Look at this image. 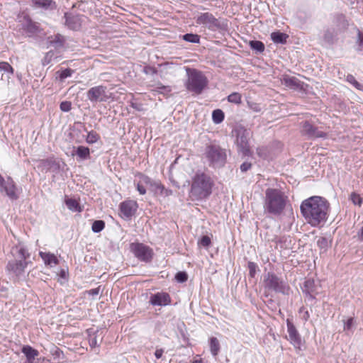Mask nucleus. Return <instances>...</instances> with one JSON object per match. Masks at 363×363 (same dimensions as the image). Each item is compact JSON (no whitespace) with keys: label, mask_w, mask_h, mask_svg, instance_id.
<instances>
[{"label":"nucleus","mask_w":363,"mask_h":363,"mask_svg":"<svg viewBox=\"0 0 363 363\" xmlns=\"http://www.w3.org/2000/svg\"><path fill=\"white\" fill-rule=\"evenodd\" d=\"M300 208L307 222L317 226L326 220L329 203L320 196H311L301 203Z\"/></svg>","instance_id":"obj_1"},{"label":"nucleus","mask_w":363,"mask_h":363,"mask_svg":"<svg viewBox=\"0 0 363 363\" xmlns=\"http://www.w3.org/2000/svg\"><path fill=\"white\" fill-rule=\"evenodd\" d=\"M287 201L288 197L282 191L268 188L265 191L264 211L274 216H279L284 211Z\"/></svg>","instance_id":"obj_2"},{"label":"nucleus","mask_w":363,"mask_h":363,"mask_svg":"<svg viewBox=\"0 0 363 363\" xmlns=\"http://www.w3.org/2000/svg\"><path fill=\"white\" fill-rule=\"evenodd\" d=\"M213 182L211 177L203 172H197L193 178L191 196L195 200L208 197L212 192Z\"/></svg>","instance_id":"obj_3"},{"label":"nucleus","mask_w":363,"mask_h":363,"mask_svg":"<svg viewBox=\"0 0 363 363\" xmlns=\"http://www.w3.org/2000/svg\"><path fill=\"white\" fill-rule=\"evenodd\" d=\"M11 253L13 259L9 261L6 269L16 276H20L28 266V262L26 259L30 257V253L23 245L13 247Z\"/></svg>","instance_id":"obj_4"},{"label":"nucleus","mask_w":363,"mask_h":363,"mask_svg":"<svg viewBox=\"0 0 363 363\" xmlns=\"http://www.w3.org/2000/svg\"><path fill=\"white\" fill-rule=\"evenodd\" d=\"M263 286L264 289V296H269V293L288 294L290 287L286 281L282 278L279 277L273 272H267L263 277Z\"/></svg>","instance_id":"obj_5"},{"label":"nucleus","mask_w":363,"mask_h":363,"mask_svg":"<svg viewBox=\"0 0 363 363\" xmlns=\"http://www.w3.org/2000/svg\"><path fill=\"white\" fill-rule=\"evenodd\" d=\"M204 155L208 165L213 168H220L226 162L227 155L225 150L221 148L218 145H207L205 149Z\"/></svg>","instance_id":"obj_6"},{"label":"nucleus","mask_w":363,"mask_h":363,"mask_svg":"<svg viewBox=\"0 0 363 363\" xmlns=\"http://www.w3.org/2000/svg\"><path fill=\"white\" fill-rule=\"evenodd\" d=\"M187 73L186 89L196 94H201L208 84L207 78L201 72L196 69H188Z\"/></svg>","instance_id":"obj_7"},{"label":"nucleus","mask_w":363,"mask_h":363,"mask_svg":"<svg viewBox=\"0 0 363 363\" xmlns=\"http://www.w3.org/2000/svg\"><path fill=\"white\" fill-rule=\"evenodd\" d=\"M234 132L239 151L244 155H248L250 151L249 145V140L251 135L250 131L242 126H238L235 129Z\"/></svg>","instance_id":"obj_8"},{"label":"nucleus","mask_w":363,"mask_h":363,"mask_svg":"<svg viewBox=\"0 0 363 363\" xmlns=\"http://www.w3.org/2000/svg\"><path fill=\"white\" fill-rule=\"evenodd\" d=\"M196 23L203 25L211 31L223 29L225 25L221 23L211 13H201L196 18Z\"/></svg>","instance_id":"obj_9"},{"label":"nucleus","mask_w":363,"mask_h":363,"mask_svg":"<svg viewBox=\"0 0 363 363\" xmlns=\"http://www.w3.org/2000/svg\"><path fill=\"white\" fill-rule=\"evenodd\" d=\"M19 29L23 30L28 37H32L40 33V24L34 22L28 16L26 15L19 21Z\"/></svg>","instance_id":"obj_10"},{"label":"nucleus","mask_w":363,"mask_h":363,"mask_svg":"<svg viewBox=\"0 0 363 363\" xmlns=\"http://www.w3.org/2000/svg\"><path fill=\"white\" fill-rule=\"evenodd\" d=\"M131 250L134 255L141 262H150L153 256L152 250L143 243H132Z\"/></svg>","instance_id":"obj_11"},{"label":"nucleus","mask_w":363,"mask_h":363,"mask_svg":"<svg viewBox=\"0 0 363 363\" xmlns=\"http://www.w3.org/2000/svg\"><path fill=\"white\" fill-rule=\"evenodd\" d=\"M0 192L4 194L11 200H16L18 198L16 194V186L11 177L6 179L0 174Z\"/></svg>","instance_id":"obj_12"},{"label":"nucleus","mask_w":363,"mask_h":363,"mask_svg":"<svg viewBox=\"0 0 363 363\" xmlns=\"http://www.w3.org/2000/svg\"><path fill=\"white\" fill-rule=\"evenodd\" d=\"M286 326L288 333L286 339L296 349L301 350L303 341L296 328L289 319L286 320Z\"/></svg>","instance_id":"obj_13"},{"label":"nucleus","mask_w":363,"mask_h":363,"mask_svg":"<svg viewBox=\"0 0 363 363\" xmlns=\"http://www.w3.org/2000/svg\"><path fill=\"white\" fill-rule=\"evenodd\" d=\"M106 87L104 86H96L91 88L86 93L87 99L91 102H102L106 101Z\"/></svg>","instance_id":"obj_14"},{"label":"nucleus","mask_w":363,"mask_h":363,"mask_svg":"<svg viewBox=\"0 0 363 363\" xmlns=\"http://www.w3.org/2000/svg\"><path fill=\"white\" fill-rule=\"evenodd\" d=\"M138 203L133 200H128L120 204L121 216L125 219L130 218L138 209Z\"/></svg>","instance_id":"obj_15"},{"label":"nucleus","mask_w":363,"mask_h":363,"mask_svg":"<svg viewBox=\"0 0 363 363\" xmlns=\"http://www.w3.org/2000/svg\"><path fill=\"white\" fill-rule=\"evenodd\" d=\"M301 131L308 138H325L326 136L325 133L319 130L308 121L303 122Z\"/></svg>","instance_id":"obj_16"},{"label":"nucleus","mask_w":363,"mask_h":363,"mask_svg":"<svg viewBox=\"0 0 363 363\" xmlns=\"http://www.w3.org/2000/svg\"><path fill=\"white\" fill-rule=\"evenodd\" d=\"M149 302L152 306H164L171 303V298L167 293L158 292L150 296Z\"/></svg>","instance_id":"obj_17"},{"label":"nucleus","mask_w":363,"mask_h":363,"mask_svg":"<svg viewBox=\"0 0 363 363\" xmlns=\"http://www.w3.org/2000/svg\"><path fill=\"white\" fill-rule=\"evenodd\" d=\"M303 292L308 297L309 299H314L315 296L319 293L318 285L315 284L313 279H307L304 281Z\"/></svg>","instance_id":"obj_18"},{"label":"nucleus","mask_w":363,"mask_h":363,"mask_svg":"<svg viewBox=\"0 0 363 363\" xmlns=\"http://www.w3.org/2000/svg\"><path fill=\"white\" fill-rule=\"evenodd\" d=\"M64 17L65 18V25L69 29L78 30L81 27L82 21L79 15L65 13Z\"/></svg>","instance_id":"obj_19"},{"label":"nucleus","mask_w":363,"mask_h":363,"mask_svg":"<svg viewBox=\"0 0 363 363\" xmlns=\"http://www.w3.org/2000/svg\"><path fill=\"white\" fill-rule=\"evenodd\" d=\"M48 42L50 47H53L55 49L59 50L65 48L66 38L64 35L57 33L50 36Z\"/></svg>","instance_id":"obj_20"},{"label":"nucleus","mask_w":363,"mask_h":363,"mask_svg":"<svg viewBox=\"0 0 363 363\" xmlns=\"http://www.w3.org/2000/svg\"><path fill=\"white\" fill-rule=\"evenodd\" d=\"M72 155H76L78 161L86 160L90 159V150L88 147L80 145L74 150Z\"/></svg>","instance_id":"obj_21"},{"label":"nucleus","mask_w":363,"mask_h":363,"mask_svg":"<svg viewBox=\"0 0 363 363\" xmlns=\"http://www.w3.org/2000/svg\"><path fill=\"white\" fill-rule=\"evenodd\" d=\"M39 255L43 260L45 265L53 267L58 264L59 263L58 259L52 253L40 252Z\"/></svg>","instance_id":"obj_22"},{"label":"nucleus","mask_w":363,"mask_h":363,"mask_svg":"<svg viewBox=\"0 0 363 363\" xmlns=\"http://www.w3.org/2000/svg\"><path fill=\"white\" fill-rule=\"evenodd\" d=\"M32 3L35 7L45 10H54L57 8L56 3L53 0H32Z\"/></svg>","instance_id":"obj_23"},{"label":"nucleus","mask_w":363,"mask_h":363,"mask_svg":"<svg viewBox=\"0 0 363 363\" xmlns=\"http://www.w3.org/2000/svg\"><path fill=\"white\" fill-rule=\"evenodd\" d=\"M22 352L26 357V361L24 363H33L35 357L38 355V352L29 345L23 346Z\"/></svg>","instance_id":"obj_24"},{"label":"nucleus","mask_w":363,"mask_h":363,"mask_svg":"<svg viewBox=\"0 0 363 363\" xmlns=\"http://www.w3.org/2000/svg\"><path fill=\"white\" fill-rule=\"evenodd\" d=\"M289 35L287 34L280 31L272 32L271 33L272 40L277 44H286Z\"/></svg>","instance_id":"obj_25"},{"label":"nucleus","mask_w":363,"mask_h":363,"mask_svg":"<svg viewBox=\"0 0 363 363\" xmlns=\"http://www.w3.org/2000/svg\"><path fill=\"white\" fill-rule=\"evenodd\" d=\"M65 202L68 209L73 212L79 213L82 211L79 203L74 199L66 198Z\"/></svg>","instance_id":"obj_26"},{"label":"nucleus","mask_w":363,"mask_h":363,"mask_svg":"<svg viewBox=\"0 0 363 363\" xmlns=\"http://www.w3.org/2000/svg\"><path fill=\"white\" fill-rule=\"evenodd\" d=\"M330 245L331 240L325 237H320L317 240V245L320 248V253L325 252Z\"/></svg>","instance_id":"obj_27"},{"label":"nucleus","mask_w":363,"mask_h":363,"mask_svg":"<svg viewBox=\"0 0 363 363\" xmlns=\"http://www.w3.org/2000/svg\"><path fill=\"white\" fill-rule=\"evenodd\" d=\"M209 346L211 353L213 357H216L220 351V345L216 337H212L209 340Z\"/></svg>","instance_id":"obj_28"},{"label":"nucleus","mask_w":363,"mask_h":363,"mask_svg":"<svg viewBox=\"0 0 363 363\" xmlns=\"http://www.w3.org/2000/svg\"><path fill=\"white\" fill-rule=\"evenodd\" d=\"M335 32L333 30L331 29H327L325 30L323 38L325 43H326L328 45H332L335 41Z\"/></svg>","instance_id":"obj_29"},{"label":"nucleus","mask_w":363,"mask_h":363,"mask_svg":"<svg viewBox=\"0 0 363 363\" xmlns=\"http://www.w3.org/2000/svg\"><path fill=\"white\" fill-rule=\"evenodd\" d=\"M284 85L289 88L297 89L300 87V81L294 77H286L284 79Z\"/></svg>","instance_id":"obj_30"},{"label":"nucleus","mask_w":363,"mask_h":363,"mask_svg":"<svg viewBox=\"0 0 363 363\" xmlns=\"http://www.w3.org/2000/svg\"><path fill=\"white\" fill-rule=\"evenodd\" d=\"M249 45L252 50L259 53H262L264 50V43L259 40H250Z\"/></svg>","instance_id":"obj_31"},{"label":"nucleus","mask_w":363,"mask_h":363,"mask_svg":"<svg viewBox=\"0 0 363 363\" xmlns=\"http://www.w3.org/2000/svg\"><path fill=\"white\" fill-rule=\"evenodd\" d=\"M213 121L216 123H220L224 120V113L220 109H216L212 113Z\"/></svg>","instance_id":"obj_32"},{"label":"nucleus","mask_w":363,"mask_h":363,"mask_svg":"<svg viewBox=\"0 0 363 363\" xmlns=\"http://www.w3.org/2000/svg\"><path fill=\"white\" fill-rule=\"evenodd\" d=\"M100 139V135L94 130H91L88 132L87 136L86 138V142L88 144H94L96 143Z\"/></svg>","instance_id":"obj_33"},{"label":"nucleus","mask_w":363,"mask_h":363,"mask_svg":"<svg viewBox=\"0 0 363 363\" xmlns=\"http://www.w3.org/2000/svg\"><path fill=\"white\" fill-rule=\"evenodd\" d=\"M182 39L192 43H199L200 36L194 33H186L182 35Z\"/></svg>","instance_id":"obj_34"},{"label":"nucleus","mask_w":363,"mask_h":363,"mask_svg":"<svg viewBox=\"0 0 363 363\" xmlns=\"http://www.w3.org/2000/svg\"><path fill=\"white\" fill-rule=\"evenodd\" d=\"M150 86L152 87V89H163V91H160V94H169L172 91V89L169 86H164L160 82H156L153 84H150Z\"/></svg>","instance_id":"obj_35"},{"label":"nucleus","mask_w":363,"mask_h":363,"mask_svg":"<svg viewBox=\"0 0 363 363\" xmlns=\"http://www.w3.org/2000/svg\"><path fill=\"white\" fill-rule=\"evenodd\" d=\"M104 228L105 222L102 220H97L92 223L91 230L94 233H100Z\"/></svg>","instance_id":"obj_36"},{"label":"nucleus","mask_w":363,"mask_h":363,"mask_svg":"<svg viewBox=\"0 0 363 363\" xmlns=\"http://www.w3.org/2000/svg\"><path fill=\"white\" fill-rule=\"evenodd\" d=\"M355 50L358 52L363 50V33L359 30L355 41Z\"/></svg>","instance_id":"obj_37"},{"label":"nucleus","mask_w":363,"mask_h":363,"mask_svg":"<svg viewBox=\"0 0 363 363\" xmlns=\"http://www.w3.org/2000/svg\"><path fill=\"white\" fill-rule=\"evenodd\" d=\"M228 101L230 103L239 104L241 103V95L238 92H234L228 96Z\"/></svg>","instance_id":"obj_38"},{"label":"nucleus","mask_w":363,"mask_h":363,"mask_svg":"<svg viewBox=\"0 0 363 363\" xmlns=\"http://www.w3.org/2000/svg\"><path fill=\"white\" fill-rule=\"evenodd\" d=\"M350 200L354 205H357L359 206H362V198L359 196V194L352 192L350 194Z\"/></svg>","instance_id":"obj_39"},{"label":"nucleus","mask_w":363,"mask_h":363,"mask_svg":"<svg viewBox=\"0 0 363 363\" xmlns=\"http://www.w3.org/2000/svg\"><path fill=\"white\" fill-rule=\"evenodd\" d=\"M139 177H140L139 182H140L143 185H144L145 186H152L153 180H152V179L150 178L148 176H146L143 174H140Z\"/></svg>","instance_id":"obj_40"},{"label":"nucleus","mask_w":363,"mask_h":363,"mask_svg":"<svg viewBox=\"0 0 363 363\" xmlns=\"http://www.w3.org/2000/svg\"><path fill=\"white\" fill-rule=\"evenodd\" d=\"M74 72V71L70 68L63 69L60 73V79L63 81L66 78L71 77Z\"/></svg>","instance_id":"obj_41"},{"label":"nucleus","mask_w":363,"mask_h":363,"mask_svg":"<svg viewBox=\"0 0 363 363\" xmlns=\"http://www.w3.org/2000/svg\"><path fill=\"white\" fill-rule=\"evenodd\" d=\"M0 71H4L11 74L13 73V67L6 62H0Z\"/></svg>","instance_id":"obj_42"},{"label":"nucleus","mask_w":363,"mask_h":363,"mask_svg":"<svg viewBox=\"0 0 363 363\" xmlns=\"http://www.w3.org/2000/svg\"><path fill=\"white\" fill-rule=\"evenodd\" d=\"M211 243V238L208 235H203L199 240L198 244L204 247H208Z\"/></svg>","instance_id":"obj_43"},{"label":"nucleus","mask_w":363,"mask_h":363,"mask_svg":"<svg viewBox=\"0 0 363 363\" xmlns=\"http://www.w3.org/2000/svg\"><path fill=\"white\" fill-rule=\"evenodd\" d=\"M176 280L179 283L185 282L188 279V275L185 272H179L175 276Z\"/></svg>","instance_id":"obj_44"},{"label":"nucleus","mask_w":363,"mask_h":363,"mask_svg":"<svg viewBox=\"0 0 363 363\" xmlns=\"http://www.w3.org/2000/svg\"><path fill=\"white\" fill-rule=\"evenodd\" d=\"M60 108L63 112H68L72 108V103L69 101H64L60 103Z\"/></svg>","instance_id":"obj_45"},{"label":"nucleus","mask_w":363,"mask_h":363,"mask_svg":"<svg viewBox=\"0 0 363 363\" xmlns=\"http://www.w3.org/2000/svg\"><path fill=\"white\" fill-rule=\"evenodd\" d=\"M150 187H152L156 191L160 192L161 191H162L164 190V186L161 183L155 181L152 182V186Z\"/></svg>","instance_id":"obj_46"},{"label":"nucleus","mask_w":363,"mask_h":363,"mask_svg":"<svg viewBox=\"0 0 363 363\" xmlns=\"http://www.w3.org/2000/svg\"><path fill=\"white\" fill-rule=\"evenodd\" d=\"M347 81L352 84L356 88L360 89V84L355 79V78L352 74L347 75Z\"/></svg>","instance_id":"obj_47"},{"label":"nucleus","mask_w":363,"mask_h":363,"mask_svg":"<svg viewBox=\"0 0 363 363\" xmlns=\"http://www.w3.org/2000/svg\"><path fill=\"white\" fill-rule=\"evenodd\" d=\"M137 190L141 195H144L146 194V189L144 185H143L140 182H138L136 185Z\"/></svg>","instance_id":"obj_48"},{"label":"nucleus","mask_w":363,"mask_h":363,"mask_svg":"<svg viewBox=\"0 0 363 363\" xmlns=\"http://www.w3.org/2000/svg\"><path fill=\"white\" fill-rule=\"evenodd\" d=\"M252 167V164L250 162H243L241 165H240V170L243 172H247V170H249Z\"/></svg>","instance_id":"obj_49"},{"label":"nucleus","mask_w":363,"mask_h":363,"mask_svg":"<svg viewBox=\"0 0 363 363\" xmlns=\"http://www.w3.org/2000/svg\"><path fill=\"white\" fill-rule=\"evenodd\" d=\"M248 267H249L250 276L254 277L255 273L256 264L254 262H249Z\"/></svg>","instance_id":"obj_50"},{"label":"nucleus","mask_w":363,"mask_h":363,"mask_svg":"<svg viewBox=\"0 0 363 363\" xmlns=\"http://www.w3.org/2000/svg\"><path fill=\"white\" fill-rule=\"evenodd\" d=\"M352 325H353V318H350L345 323L344 330H350L352 328Z\"/></svg>","instance_id":"obj_51"},{"label":"nucleus","mask_w":363,"mask_h":363,"mask_svg":"<svg viewBox=\"0 0 363 363\" xmlns=\"http://www.w3.org/2000/svg\"><path fill=\"white\" fill-rule=\"evenodd\" d=\"M53 56L54 52L52 51L48 52L45 56L44 62L46 63H49Z\"/></svg>","instance_id":"obj_52"},{"label":"nucleus","mask_w":363,"mask_h":363,"mask_svg":"<svg viewBox=\"0 0 363 363\" xmlns=\"http://www.w3.org/2000/svg\"><path fill=\"white\" fill-rule=\"evenodd\" d=\"M131 107L138 111H142L143 110V105L138 103H131Z\"/></svg>","instance_id":"obj_53"},{"label":"nucleus","mask_w":363,"mask_h":363,"mask_svg":"<svg viewBox=\"0 0 363 363\" xmlns=\"http://www.w3.org/2000/svg\"><path fill=\"white\" fill-rule=\"evenodd\" d=\"M164 353L163 349H157L155 352V356L157 359H160Z\"/></svg>","instance_id":"obj_54"},{"label":"nucleus","mask_w":363,"mask_h":363,"mask_svg":"<svg viewBox=\"0 0 363 363\" xmlns=\"http://www.w3.org/2000/svg\"><path fill=\"white\" fill-rule=\"evenodd\" d=\"M99 291H100V289H99V287H98V288L90 289L88 291V294L91 296H96L99 294Z\"/></svg>","instance_id":"obj_55"},{"label":"nucleus","mask_w":363,"mask_h":363,"mask_svg":"<svg viewBox=\"0 0 363 363\" xmlns=\"http://www.w3.org/2000/svg\"><path fill=\"white\" fill-rule=\"evenodd\" d=\"M160 194L162 195H164L166 196H168L169 195H172V191L171 189H165L164 188V191H160Z\"/></svg>","instance_id":"obj_56"},{"label":"nucleus","mask_w":363,"mask_h":363,"mask_svg":"<svg viewBox=\"0 0 363 363\" xmlns=\"http://www.w3.org/2000/svg\"><path fill=\"white\" fill-rule=\"evenodd\" d=\"M310 318V315L308 311H305L303 315V319L306 321Z\"/></svg>","instance_id":"obj_57"},{"label":"nucleus","mask_w":363,"mask_h":363,"mask_svg":"<svg viewBox=\"0 0 363 363\" xmlns=\"http://www.w3.org/2000/svg\"><path fill=\"white\" fill-rule=\"evenodd\" d=\"M359 239L361 241H363V227L361 228L359 233H358Z\"/></svg>","instance_id":"obj_58"},{"label":"nucleus","mask_w":363,"mask_h":363,"mask_svg":"<svg viewBox=\"0 0 363 363\" xmlns=\"http://www.w3.org/2000/svg\"><path fill=\"white\" fill-rule=\"evenodd\" d=\"M251 108L255 111V112H259L261 111V108L258 106V105L255 104V106H251Z\"/></svg>","instance_id":"obj_59"},{"label":"nucleus","mask_w":363,"mask_h":363,"mask_svg":"<svg viewBox=\"0 0 363 363\" xmlns=\"http://www.w3.org/2000/svg\"><path fill=\"white\" fill-rule=\"evenodd\" d=\"M344 18H344V16H337V19L338 21L344 20Z\"/></svg>","instance_id":"obj_60"},{"label":"nucleus","mask_w":363,"mask_h":363,"mask_svg":"<svg viewBox=\"0 0 363 363\" xmlns=\"http://www.w3.org/2000/svg\"><path fill=\"white\" fill-rule=\"evenodd\" d=\"M192 363H202V360L201 359H196V360L193 361Z\"/></svg>","instance_id":"obj_61"},{"label":"nucleus","mask_w":363,"mask_h":363,"mask_svg":"<svg viewBox=\"0 0 363 363\" xmlns=\"http://www.w3.org/2000/svg\"><path fill=\"white\" fill-rule=\"evenodd\" d=\"M152 90L154 91H157L160 94V91H163V89H152Z\"/></svg>","instance_id":"obj_62"},{"label":"nucleus","mask_w":363,"mask_h":363,"mask_svg":"<svg viewBox=\"0 0 363 363\" xmlns=\"http://www.w3.org/2000/svg\"><path fill=\"white\" fill-rule=\"evenodd\" d=\"M304 311H305V308H304L303 307H301V308L299 309V313H303V312L304 313Z\"/></svg>","instance_id":"obj_63"},{"label":"nucleus","mask_w":363,"mask_h":363,"mask_svg":"<svg viewBox=\"0 0 363 363\" xmlns=\"http://www.w3.org/2000/svg\"><path fill=\"white\" fill-rule=\"evenodd\" d=\"M96 343V340H95V339H94V340H91V345H95Z\"/></svg>","instance_id":"obj_64"}]
</instances>
